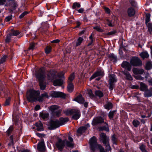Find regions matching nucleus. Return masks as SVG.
<instances>
[{
  "instance_id": "obj_54",
  "label": "nucleus",
  "mask_w": 152,
  "mask_h": 152,
  "mask_svg": "<svg viewBox=\"0 0 152 152\" xmlns=\"http://www.w3.org/2000/svg\"><path fill=\"white\" fill-rule=\"evenodd\" d=\"M51 48L49 46H47L45 50V53L47 54L49 53L51 50Z\"/></svg>"
},
{
  "instance_id": "obj_1",
  "label": "nucleus",
  "mask_w": 152,
  "mask_h": 152,
  "mask_svg": "<svg viewBox=\"0 0 152 152\" xmlns=\"http://www.w3.org/2000/svg\"><path fill=\"white\" fill-rule=\"evenodd\" d=\"M89 143L91 152H95L97 150H99V152H111V148L109 144L106 145V149L100 144H98L97 139L95 136L92 137L89 140Z\"/></svg>"
},
{
  "instance_id": "obj_32",
  "label": "nucleus",
  "mask_w": 152,
  "mask_h": 152,
  "mask_svg": "<svg viewBox=\"0 0 152 152\" xmlns=\"http://www.w3.org/2000/svg\"><path fill=\"white\" fill-rule=\"evenodd\" d=\"M117 139H118L116 137L115 134H114L111 136V140L112 141V142L113 144L115 145H117Z\"/></svg>"
},
{
  "instance_id": "obj_63",
  "label": "nucleus",
  "mask_w": 152,
  "mask_h": 152,
  "mask_svg": "<svg viewBox=\"0 0 152 152\" xmlns=\"http://www.w3.org/2000/svg\"><path fill=\"white\" fill-rule=\"evenodd\" d=\"M19 34V32L18 31H14L12 33L13 35L14 36H16Z\"/></svg>"
},
{
  "instance_id": "obj_40",
  "label": "nucleus",
  "mask_w": 152,
  "mask_h": 152,
  "mask_svg": "<svg viewBox=\"0 0 152 152\" xmlns=\"http://www.w3.org/2000/svg\"><path fill=\"white\" fill-rule=\"evenodd\" d=\"M105 108L108 110L112 108L113 107V104L111 102H109L107 104L104 105Z\"/></svg>"
},
{
  "instance_id": "obj_3",
  "label": "nucleus",
  "mask_w": 152,
  "mask_h": 152,
  "mask_svg": "<svg viewBox=\"0 0 152 152\" xmlns=\"http://www.w3.org/2000/svg\"><path fill=\"white\" fill-rule=\"evenodd\" d=\"M40 94L39 91L31 89L27 92V98L28 100L30 102L36 101L38 99Z\"/></svg>"
},
{
  "instance_id": "obj_56",
  "label": "nucleus",
  "mask_w": 152,
  "mask_h": 152,
  "mask_svg": "<svg viewBox=\"0 0 152 152\" xmlns=\"http://www.w3.org/2000/svg\"><path fill=\"white\" fill-rule=\"evenodd\" d=\"M11 98L10 97H8L7 99H6L4 105L5 106L8 105H9L10 104V101Z\"/></svg>"
},
{
  "instance_id": "obj_61",
  "label": "nucleus",
  "mask_w": 152,
  "mask_h": 152,
  "mask_svg": "<svg viewBox=\"0 0 152 152\" xmlns=\"http://www.w3.org/2000/svg\"><path fill=\"white\" fill-rule=\"evenodd\" d=\"M151 114L150 113H149L147 116H146V115H141V117L143 118H149L151 116Z\"/></svg>"
},
{
  "instance_id": "obj_28",
  "label": "nucleus",
  "mask_w": 152,
  "mask_h": 152,
  "mask_svg": "<svg viewBox=\"0 0 152 152\" xmlns=\"http://www.w3.org/2000/svg\"><path fill=\"white\" fill-rule=\"evenodd\" d=\"M75 78V75L74 72L71 73L67 80V83H72L73 81Z\"/></svg>"
},
{
  "instance_id": "obj_25",
  "label": "nucleus",
  "mask_w": 152,
  "mask_h": 152,
  "mask_svg": "<svg viewBox=\"0 0 152 152\" xmlns=\"http://www.w3.org/2000/svg\"><path fill=\"white\" fill-rule=\"evenodd\" d=\"M64 82V81L61 79L56 80L53 82V85L54 86H61L62 85Z\"/></svg>"
},
{
  "instance_id": "obj_21",
  "label": "nucleus",
  "mask_w": 152,
  "mask_h": 152,
  "mask_svg": "<svg viewBox=\"0 0 152 152\" xmlns=\"http://www.w3.org/2000/svg\"><path fill=\"white\" fill-rule=\"evenodd\" d=\"M37 149L39 151L41 152H43L45 151V146L43 141H42L38 144Z\"/></svg>"
},
{
  "instance_id": "obj_27",
  "label": "nucleus",
  "mask_w": 152,
  "mask_h": 152,
  "mask_svg": "<svg viewBox=\"0 0 152 152\" xmlns=\"http://www.w3.org/2000/svg\"><path fill=\"white\" fill-rule=\"evenodd\" d=\"M36 126L37 127V130L38 131H42L43 130V127L41 122L39 121L36 124Z\"/></svg>"
},
{
  "instance_id": "obj_30",
  "label": "nucleus",
  "mask_w": 152,
  "mask_h": 152,
  "mask_svg": "<svg viewBox=\"0 0 152 152\" xmlns=\"http://www.w3.org/2000/svg\"><path fill=\"white\" fill-rule=\"evenodd\" d=\"M144 96L145 97H151L152 96V91L148 89L145 91L144 93Z\"/></svg>"
},
{
  "instance_id": "obj_42",
  "label": "nucleus",
  "mask_w": 152,
  "mask_h": 152,
  "mask_svg": "<svg viewBox=\"0 0 152 152\" xmlns=\"http://www.w3.org/2000/svg\"><path fill=\"white\" fill-rule=\"evenodd\" d=\"M146 146L142 144L140 146V149L142 152H148L145 149Z\"/></svg>"
},
{
  "instance_id": "obj_51",
  "label": "nucleus",
  "mask_w": 152,
  "mask_h": 152,
  "mask_svg": "<svg viewBox=\"0 0 152 152\" xmlns=\"http://www.w3.org/2000/svg\"><path fill=\"white\" fill-rule=\"evenodd\" d=\"M107 24L110 27H113L114 26V24H112L110 22V19H107Z\"/></svg>"
},
{
  "instance_id": "obj_43",
  "label": "nucleus",
  "mask_w": 152,
  "mask_h": 152,
  "mask_svg": "<svg viewBox=\"0 0 152 152\" xmlns=\"http://www.w3.org/2000/svg\"><path fill=\"white\" fill-rule=\"evenodd\" d=\"M99 129L100 131H106L107 132H108L109 129L108 127L106 126H104L99 127Z\"/></svg>"
},
{
  "instance_id": "obj_57",
  "label": "nucleus",
  "mask_w": 152,
  "mask_h": 152,
  "mask_svg": "<svg viewBox=\"0 0 152 152\" xmlns=\"http://www.w3.org/2000/svg\"><path fill=\"white\" fill-rule=\"evenodd\" d=\"M13 129V127L11 126L10 127L9 129L7 130V132L8 135H9L12 132Z\"/></svg>"
},
{
  "instance_id": "obj_48",
  "label": "nucleus",
  "mask_w": 152,
  "mask_h": 152,
  "mask_svg": "<svg viewBox=\"0 0 152 152\" xmlns=\"http://www.w3.org/2000/svg\"><path fill=\"white\" fill-rule=\"evenodd\" d=\"M109 89L110 91H112L115 87V84L114 83H109Z\"/></svg>"
},
{
  "instance_id": "obj_10",
  "label": "nucleus",
  "mask_w": 152,
  "mask_h": 152,
  "mask_svg": "<svg viewBox=\"0 0 152 152\" xmlns=\"http://www.w3.org/2000/svg\"><path fill=\"white\" fill-rule=\"evenodd\" d=\"M65 140H62L60 139H58L56 143V145L59 150L61 151L65 146Z\"/></svg>"
},
{
  "instance_id": "obj_4",
  "label": "nucleus",
  "mask_w": 152,
  "mask_h": 152,
  "mask_svg": "<svg viewBox=\"0 0 152 152\" xmlns=\"http://www.w3.org/2000/svg\"><path fill=\"white\" fill-rule=\"evenodd\" d=\"M68 114L72 115V119L75 120H78L81 116L80 111L76 109H67V115Z\"/></svg>"
},
{
  "instance_id": "obj_16",
  "label": "nucleus",
  "mask_w": 152,
  "mask_h": 152,
  "mask_svg": "<svg viewBox=\"0 0 152 152\" xmlns=\"http://www.w3.org/2000/svg\"><path fill=\"white\" fill-rule=\"evenodd\" d=\"M108 57L110 61H112L113 64L117 62L118 58L117 56L113 53H110L109 54Z\"/></svg>"
},
{
  "instance_id": "obj_9",
  "label": "nucleus",
  "mask_w": 152,
  "mask_h": 152,
  "mask_svg": "<svg viewBox=\"0 0 152 152\" xmlns=\"http://www.w3.org/2000/svg\"><path fill=\"white\" fill-rule=\"evenodd\" d=\"M59 122L58 120L51 121L49 124V128L51 130L55 129L59 126Z\"/></svg>"
},
{
  "instance_id": "obj_14",
  "label": "nucleus",
  "mask_w": 152,
  "mask_h": 152,
  "mask_svg": "<svg viewBox=\"0 0 152 152\" xmlns=\"http://www.w3.org/2000/svg\"><path fill=\"white\" fill-rule=\"evenodd\" d=\"M100 137L104 145L106 146L107 144H109L108 140L107 139L106 135L105 133H101L100 134Z\"/></svg>"
},
{
  "instance_id": "obj_62",
  "label": "nucleus",
  "mask_w": 152,
  "mask_h": 152,
  "mask_svg": "<svg viewBox=\"0 0 152 152\" xmlns=\"http://www.w3.org/2000/svg\"><path fill=\"white\" fill-rule=\"evenodd\" d=\"M12 16H9L5 18V21L7 22H8L12 18Z\"/></svg>"
},
{
  "instance_id": "obj_41",
  "label": "nucleus",
  "mask_w": 152,
  "mask_h": 152,
  "mask_svg": "<svg viewBox=\"0 0 152 152\" xmlns=\"http://www.w3.org/2000/svg\"><path fill=\"white\" fill-rule=\"evenodd\" d=\"M148 30L150 34H152V23H149L148 24Z\"/></svg>"
},
{
  "instance_id": "obj_13",
  "label": "nucleus",
  "mask_w": 152,
  "mask_h": 152,
  "mask_svg": "<svg viewBox=\"0 0 152 152\" xmlns=\"http://www.w3.org/2000/svg\"><path fill=\"white\" fill-rule=\"evenodd\" d=\"M73 100L81 104H83L85 102L84 99L81 94H80L75 97Z\"/></svg>"
},
{
  "instance_id": "obj_52",
  "label": "nucleus",
  "mask_w": 152,
  "mask_h": 152,
  "mask_svg": "<svg viewBox=\"0 0 152 152\" xmlns=\"http://www.w3.org/2000/svg\"><path fill=\"white\" fill-rule=\"evenodd\" d=\"M130 3L132 6L136 7L137 6V3L134 0H131L129 1Z\"/></svg>"
},
{
  "instance_id": "obj_53",
  "label": "nucleus",
  "mask_w": 152,
  "mask_h": 152,
  "mask_svg": "<svg viewBox=\"0 0 152 152\" xmlns=\"http://www.w3.org/2000/svg\"><path fill=\"white\" fill-rule=\"evenodd\" d=\"M88 94L91 98H94L95 97V96L93 94L92 90H90L88 92Z\"/></svg>"
},
{
  "instance_id": "obj_12",
  "label": "nucleus",
  "mask_w": 152,
  "mask_h": 152,
  "mask_svg": "<svg viewBox=\"0 0 152 152\" xmlns=\"http://www.w3.org/2000/svg\"><path fill=\"white\" fill-rule=\"evenodd\" d=\"M50 96L53 97H65L64 94L61 92H56L55 91H52L50 93Z\"/></svg>"
},
{
  "instance_id": "obj_22",
  "label": "nucleus",
  "mask_w": 152,
  "mask_h": 152,
  "mask_svg": "<svg viewBox=\"0 0 152 152\" xmlns=\"http://www.w3.org/2000/svg\"><path fill=\"white\" fill-rule=\"evenodd\" d=\"M86 130L87 127L86 126H81L78 129L77 133V134H82L85 132Z\"/></svg>"
},
{
  "instance_id": "obj_46",
  "label": "nucleus",
  "mask_w": 152,
  "mask_h": 152,
  "mask_svg": "<svg viewBox=\"0 0 152 152\" xmlns=\"http://www.w3.org/2000/svg\"><path fill=\"white\" fill-rule=\"evenodd\" d=\"M93 28L96 30L97 31L100 32H103V30L100 27L98 26H95L93 27Z\"/></svg>"
},
{
  "instance_id": "obj_39",
  "label": "nucleus",
  "mask_w": 152,
  "mask_h": 152,
  "mask_svg": "<svg viewBox=\"0 0 152 152\" xmlns=\"http://www.w3.org/2000/svg\"><path fill=\"white\" fill-rule=\"evenodd\" d=\"M151 15L149 13H147L146 15V18L145 19V23L146 25L150 21Z\"/></svg>"
},
{
  "instance_id": "obj_2",
  "label": "nucleus",
  "mask_w": 152,
  "mask_h": 152,
  "mask_svg": "<svg viewBox=\"0 0 152 152\" xmlns=\"http://www.w3.org/2000/svg\"><path fill=\"white\" fill-rule=\"evenodd\" d=\"M35 75L39 80V86L41 89L44 90L46 87V85L43 83L45 77L44 69L43 68H40L38 71H36Z\"/></svg>"
},
{
  "instance_id": "obj_29",
  "label": "nucleus",
  "mask_w": 152,
  "mask_h": 152,
  "mask_svg": "<svg viewBox=\"0 0 152 152\" xmlns=\"http://www.w3.org/2000/svg\"><path fill=\"white\" fill-rule=\"evenodd\" d=\"M80 7L81 5L80 3L79 2H76L73 3L72 8L73 9L76 11V9H78Z\"/></svg>"
},
{
  "instance_id": "obj_26",
  "label": "nucleus",
  "mask_w": 152,
  "mask_h": 152,
  "mask_svg": "<svg viewBox=\"0 0 152 152\" xmlns=\"http://www.w3.org/2000/svg\"><path fill=\"white\" fill-rule=\"evenodd\" d=\"M140 56L143 59L148 58L149 57V54L146 51L142 52L140 53Z\"/></svg>"
},
{
  "instance_id": "obj_24",
  "label": "nucleus",
  "mask_w": 152,
  "mask_h": 152,
  "mask_svg": "<svg viewBox=\"0 0 152 152\" xmlns=\"http://www.w3.org/2000/svg\"><path fill=\"white\" fill-rule=\"evenodd\" d=\"M49 96H48V94L45 92L41 94V96L38 97V100L40 102H42L45 98H48Z\"/></svg>"
},
{
  "instance_id": "obj_58",
  "label": "nucleus",
  "mask_w": 152,
  "mask_h": 152,
  "mask_svg": "<svg viewBox=\"0 0 152 152\" xmlns=\"http://www.w3.org/2000/svg\"><path fill=\"white\" fill-rule=\"evenodd\" d=\"M28 13V12L26 11H25L23 12L21 15H20L19 16V18H23L25 15H27Z\"/></svg>"
},
{
  "instance_id": "obj_38",
  "label": "nucleus",
  "mask_w": 152,
  "mask_h": 152,
  "mask_svg": "<svg viewBox=\"0 0 152 152\" xmlns=\"http://www.w3.org/2000/svg\"><path fill=\"white\" fill-rule=\"evenodd\" d=\"M133 126L135 127H137L140 124V122L137 119L134 120L132 122Z\"/></svg>"
},
{
  "instance_id": "obj_55",
  "label": "nucleus",
  "mask_w": 152,
  "mask_h": 152,
  "mask_svg": "<svg viewBox=\"0 0 152 152\" xmlns=\"http://www.w3.org/2000/svg\"><path fill=\"white\" fill-rule=\"evenodd\" d=\"M104 9L105 12L108 14H110V9L107 7H104Z\"/></svg>"
},
{
  "instance_id": "obj_18",
  "label": "nucleus",
  "mask_w": 152,
  "mask_h": 152,
  "mask_svg": "<svg viewBox=\"0 0 152 152\" xmlns=\"http://www.w3.org/2000/svg\"><path fill=\"white\" fill-rule=\"evenodd\" d=\"M49 113L45 111H42L39 114L40 118L43 119H47L49 117Z\"/></svg>"
},
{
  "instance_id": "obj_50",
  "label": "nucleus",
  "mask_w": 152,
  "mask_h": 152,
  "mask_svg": "<svg viewBox=\"0 0 152 152\" xmlns=\"http://www.w3.org/2000/svg\"><path fill=\"white\" fill-rule=\"evenodd\" d=\"M134 78L137 80H144V77H142L141 75H137L134 76Z\"/></svg>"
},
{
  "instance_id": "obj_20",
  "label": "nucleus",
  "mask_w": 152,
  "mask_h": 152,
  "mask_svg": "<svg viewBox=\"0 0 152 152\" xmlns=\"http://www.w3.org/2000/svg\"><path fill=\"white\" fill-rule=\"evenodd\" d=\"M67 91L70 93H72L74 89V86L73 83H67Z\"/></svg>"
},
{
  "instance_id": "obj_49",
  "label": "nucleus",
  "mask_w": 152,
  "mask_h": 152,
  "mask_svg": "<svg viewBox=\"0 0 152 152\" xmlns=\"http://www.w3.org/2000/svg\"><path fill=\"white\" fill-rule=\"evenodd\" d=\"M74 20L73 17V16H71L69 19H67V23H72L74 22Z\"/></svg>"
},
{
  "instance_id": "obj_64",
  "label": "nucleus",
  "mask_w": 152,
  "mask_h": 152,
  "mask_svg": "<svg viewBox=\"0 0 152 152\" xmlns=\"http://www.w3.org/2000/svg\"><path fill=\"white\" fill-rule=\"evenodd\" d=\"M132 88L138 89H139V86L138 85H133L131 87Z\"/></svg>"
},
{
  "instance_id": "obj_35",
  "label": "nucleus",
  "mask_w": 152,
  "mask_h": 152,
  "mask_svg": "<svg viewBox=\"0 0 152 152\" xmlns=\"http://www.w3.org/2000/svg\"><path fill=\"white\" fill-rule=\"evenodd\" d=\"M124 74L126 76V80H133L132 77L129 72H125Z\"/></svg>"
},
{
  "instance_id": "obj_60",
  "label": "nucleus",
  "mask_w": 152,
  "mask_h": 152,
  "mask_svg": "<svg viewBox=\"0 0 152 152\" xmlns=\"http://www.w3.org/2000/svg\"><path fill=\"white\" fill-rule=\"evenodd\" d=\"M34 43L33 42L31 43L30 45V46L28 48V49L29 50H33L34 47Z\"/></svg>"
},
{
  "instance_id": "obj_7",
  "label": "nucleus",
  "mask_w": 152,
  "mask_h": 152,
  "mask_svg": "<svg viewBox=\"0 0 152 152\" xmlns=\"http://www.w3.org/2000/svg\"><path fill=\"white\" fill-rule=\"evenodd\" d=\"M104 75V72L103 69L101 68H98L96 71L94 73L90 78V80H91L96 77H102Z\"/></svg>"
},
{
  "instance_id": "obj_59",
  "label": "nucleus",
  "mask_w": 152,
  "mask_h": 152,
  "mask_svg": "<svg viewBox=\"0 0 152 152\" xmlns=\"http://www.w3.org/2000/svg\"><path fill=\"white\" fill-rule=\"evenodd\" d=\"M76 11L79 13H83L84 11V8H81L79 9H76Z\"/></svg>"
},
{
  "instance_id": "obj_23",
  "label": "nucleus",
  "mask_w": 152,
  "mask_h": 152,
  "mask_svg": "<svg viewBox=\"0 0 152 152\" xmlns=\"http://www.w3.org/2000/svg\"><path fill=\"white\" fill-rule=\"evenodd\" d=\"M140 86L139 88L141 91H145L148 89V86L146 85L142 82L140 83Z\"/></svg>"
},
{
  "instance_id": "obj_33",
  "label": "nucleus",
  "mask_w": 152,
  "mask_h": 152,
  "mask_svg": "<svg viewBox=\"0 0 152 152\" xmlns=\"http://www.w3.org/2000/svg\"><path fill=\"white\" fill-rule=\"evenodd\" d=\"M152 68V64L150 61H148L147 62L145 66V69L147 70H149L151 69Z\"/></svg>"
},
{
  "instance_id": "obj_37",
  "label": "nucleus",
  "mask_w": 152,
  "mask_h": 152,
  "mask_svg": "<svg viewBox=\"0 0 152 152\" xmlns=\"http://www.w3.org/2000/svg\"><path fill=\"white\" fill-rule=\"evenodd\" d=\"M117 33V31L116 29L114 30L113 31H110L109 32H107L106 34L107 36H110V35H117V34H116Z\"/></svg>"
},
{
  "instance_id": "obj_11",
  "label": "nucleus",
  "mask_w": 152,
  "mask_h": 152,
  "mask_svg": "<svg viewBox=\"0 0 152 152\" xmlns=\"http://www.w3.org/2000/svg\"><path fill=\"white\" fill-rule=\"evenodd\" d=\"M121 66L126 70L129 71H130L132 68V65L130 63L125 61H123L121 64Z\"/></svg>"
},
{
  "instance_id": "obj_44",
  "label": "nucleus",
  "mask_w": 152,
  "mask_h": 152,
  "mask_svg": "<svg viewBox=\"0 0 152 152\" xmlns=\"http://www.w3.org/2000/svg\"><path fill=\"white\" fill-rule=\"evenodd\" d=\"M66 121V118H61L59 122L60 125H63L65 123Z\"/></svg>"
},
{
  "instance_id": "obj_45",
  "label": "nucleus",
  "mask_w": 152,
  "mask_h": 152,
  "mask_svg": "<svg viewBox=\"0 0 152 152\" xmlns=\"http://www.w3.org/2000/svg\"><path fill=\"white\" fill-rule=\"evenodd\" d=\"M67 147L71 148H72L74 147L73 142H70L67 140Z\"/></svg>"
},
{
  "instance_id": "obj_36",
  "label": "nucleus",
  "mask_w": 152,
  "mask_h": 152,
  "mask_svg": "<svg viewBox=\"0 0 152 152\" xmlns=\"http://www.w3.org/2000/svg\"><path fill=\"white\" fill-rule=\"evenodd\" d=\"M83 40V39L82 37H79L77 39V41L76 42V46L77 47L80 45L81 43L82 42Z\"/></svg>"
},
{
  "instance_id": "obj_5",
  "label": "nucleus",
  "mask_w": 152,
  "mask_h": 152,
  "mask_svg": "<svg viewBox=\"0 0 152 152\" xmlns=\"http://www.w3.org/2000/svg\"><path fill=\"white\" fill-rule=\"evenodd\" d=\"M130 63L133 66H140L142 65V61L138 57L132 56Z\"/></svg>"
},
{
  "instance_id": "obj_6",
  "label": "nucleus",
  "mask_w": 152,
  "mask_h": 152,
  "mask_svg": "<svg viewBox=\"0 0 152 152\" xmlns=\"http://www.w3.org/2000/svg\"><path fill=\"white\" fill-rule=\"evenodd\" d=\"M59 106L57 105H53L48 107L50 111L51 112V114L58 117L61 115V110L59 109Z\"/></svg>"
},
{
  "instance_id": "obj_15",
  "label": "nucleus",
  "mask_w": 152,
  "mask_h": 152,
  "mask_svg": "<svg viewBox=\"0 0 152 152\" xmlns=\"http://www.w3.org/2000/svg\"><path fill=\"white\" fill-rule=\"evenodd\" d=\"M133 73L136 75H142L144 72V71L142 69H138L136 68H133L132 69Z\"/></svg>"
},
{
  "instance_id": "obj_47",
  "label": "nucleus",
  "mask_w": 152,
  "mask_h": 152,
  "mask_svg": "<svg viewBox=\"0 0 152 152\" xmlns=\"http://www.w3.org/2000/svg\"><path fill=\"white\" fill-rule=\"evenodd\" d=\"M6 58L7 56H4L0 60V64L5 62ZM2 69H0V71Z\"/></svg>"
},
{
  "instance_id": "obj_8",
  "label": "nucleus",
  "mask_w": 152,
  "mask_h": 152,
  "mask_svg": "<svg viewBox=\"0 0 152 152\" xmlns=\"http://www.w3.org/2000/svg\"><path fill=\"white\" fill-rule=\"evenodd\" d=\"M103 123L108 125V124L106 122H104V118L101 116H98L94 118L93 119L91 123V124L93 126H95Z\"/></svg>"
},
{
  "instance_id": "obj_17",
  "label": "nucleus",
  "mask_w": 152,
  "mask_h": 152,
  "mask_svg": "<svg viewBox=\"0 0 152 152\" xmlns=\"http://www.w3.org/2000/svg\"><path fill=\"white\" fill-rule=\"evenodd\" d=\"M128 16L130 17H133L135 14V12L134 8L131 7L129 8L127 10Z\"/></svg>"
},
{
  "instance_id": "obj_34",
  "label": "nucleus",
  "mask_w": 152,
  "mask_h": 152,
  "mask_svg": "<svg viewBox=\"0 0 152 152\" xmlns=\"http://www.w3.org/2000/svg\"><path fill=\"white\" fill-rule=\"evenodd\" d=\"M95 94L96 96L99 98H101L104 96L102 92L100 90H96L95 92Z\"/></svg>"
},
{
  "instance_id": "obj_31",
  "label": "nucleus",
  "mask_w": 152,
  "mask_h": 152,
  "mask_svg": "<svg viewBox=\"0 0 152 152\" xmlns=\"http://www.w3.org/2000/svg\"><path fill=\"white\" fill-rule=\"evenodd\" d=\"M116 110H114L110 111L108 114V116L110 120H113V119L114 115L115 114Z\"/></svg>"
},
{
  "instance_id": "obj_19",
  "label": "nucleus",
  "mask_w": 152,
  "mask_h": 152,
  "mask_svg": "<svg viewBox=\"0 0 152 152\" xmlns=\"http://www.w3.org/2000/svg\"><path fill=\"white\" fill-rule=\"evenodd\" d=\"M109 78V83H115L117 81V79L115 75L114 74H110Z\"/></svg>"
}]
</instances>
